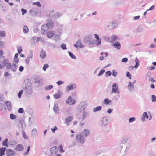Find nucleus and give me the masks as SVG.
<instances>
[{
	"label": "nucleus",
	"instance_id": "1",
	"mask_svg": "<svg viewBox=\"0 0 156 156\" xmlns=\"http://www.w3.org/2000/svg\"><path fill=\"white\" fill-rule=\"evenodd\" d=\"M130 147L131 144L129 141L128 138L127 137L122 138L119 143V150L120 153L123 155H125Z\"/></svg>",
	"mask_w": 156,
	"mask_h": 156
},
{
	"label": "nucleus",
	"instance_id": "2",
	"mask_svg": "<svg viewBox=\"0 0 156 156\" xmlns=\"http://www.w3.org/2000/svg\"><path fill=\"white\" fill-rule=\"evenodd\" d=\"M18 61H15L13 62V64L12 66L11 64H10L9 61L6 59H4L3 63L5 64V66L7 69H11L12 71L15 72L16 71L18 68Z\"/></svg>",
	"mask_w": 156,
	"mask_h": 156
},
{
	"label": "nucleus",
	"instance_id": "3",
	"mask_svg": "<svg viewBox=\"0 0 156 156\" xmlns=\"http://www.w3.org/2000/svg\"><path fill=\"white\" fill-rule=\"evenodd\" d=\"M87 103L85 101H82L80 102L76 108V111L79 113H81L87 107Z\"/></svg>",
	"mask_w": 156,
	"mask_h": 156
},
{
	"label": "nucleus",
	"instance_id": "4",
	"mask_svg": "<svg viewBox=\"0 0 156 156\" xmlns=\"http://www.w3.org/2000/svg\"><path fill=\"white\" fill-rule=\"evenodd\" d=\"M26 94L28 96H31L33 94L32 87L30 83H28L26 85L25 88Z\"/></svg>",
	"mask_w": 156,
	"mask_h": 156
},
{
	"label": "nucleus",
	"instance_id": "5",
	"mask_svg": "<svg viewBox=\"0 0 156 156\" xmlns=\"http://www.w3.org/2000/svg\"><path fill=\"white\" fill-rule=\"evenodd\" d=\"M75 139L78 143L81 144H83L86 140L85 138L80 133L76 135Z\"/></svg>",
	"mask_w": 156,
	"mask_h": 156
},
{
	"label": "nucleus",
	"instance_id": "6",
	"mask_svg": "<svg viewBox=\"0 0 156 156\" xmlns=\"http://www.w3.org/2000/svg\"><path fill=\"white\" fill-rule=\"evenodd\" d=\"M109 122L108 118L105 116L103 117L100 120L99 125L101 127H103L107 126Z\"/></svg>",
	"mask_w": 156,
	"mask_h": 156
},
{
	"label": "nucleus",
	"instance_id": "7",
	"mask_svg": "<svg viewBox=\"0 0 156 156\" xmlns=\"http://www.w3.org/2000/svg\"><path fill=\"white\" fill-rule=\"evenodd\" d=\"M117 26V22L116 21H113L109 23V24L106 27L107 29H112L116 27Z\"/></svg>",
	"mask_w": 156,
	"mask_h": 156
},
{
	"label": "nucleus",
	"instance_id": "8",
	"mask_svg": "<svg viewBox=\"0 0 156 156\" xmlns=\"http://www.w3.org/2000/svg\"><path fill=\"white\" fill-rule=\"evenodd\" d=\"M77 87L76 85L74 83H71L66 87V92H69L71 90L76 89Z\"/></svg>",
	"mask_w": 156,
	"mask_h": 156
},
{
	"label": "nucleus",
	"instance_id": "9",
	"mask_svg": "<svg viewBox=\"0 0 156 156\" xmlns=\"http://www.w3.org/2000/svg\"><path fill=\"white\" fill-rule=\"evenodd\" d=\"M76 103V101L73 99L70 96L68 97L66 100V103L69 105H74Z\"/></svg>",
	"mask_w": 156,
	"mask_h": 156
},
{
	"label": "nucleus",
	"instance_id": "10",
	"mask_svg": "<svg viewBox=\"0 0 156 156\" xmlns=\"http://www.w3.org/2000/svg\"><path fill=\"white\" fill-rule=\"evenodd\" d=\"M80 134L85 138L89 135L90 131L87 129H85Z\"/></svg>",
	"mask_w": 156,
	"mask_h": 156
},
{
	"label": "nucleus",
	"instance_id": "11",
	"mask_svg": "<svg viewBox=\"0 0 156 156\" xmlns=\"http://www.w3.org/2000/svg\"><path fill=\"white\" fill-rule=\"evenodd\" d=\"M35 117L34 114L32 113L31 115L29 117V124L30 125H32L34 122Z\"/></svg>",
	"mask_w": 156,
	"mask_h": 156
},
{
	"label": "nucleus",
	"instance_id": "12",
	"mask_svg": "<svg viewBox=\"0 0 156 156\" xmlns=\"http://www.w3.org/2000/svg\"><path fill=\"white\" fill-rule=\"evenodd\" d=\"M26 125L25 122L24 121H20L18 124V127L21 129L22 131L24 130L26 128Z\"/></svg>",
	"mask_w": 156,
	"mask_h": 156
},
{
	"label": "nucleus",
	"instance_id": "13",
	"mask_svg": "<svg viewBox=\"0 0 156 156\" xmlns=\"http://www.w3.org/2000/svg\"><path fill=\"white\" fill-rule=\"evenodd\" d=\"M63 95V93L61 91H58L57 93L53 95L54 98L56 99L60 98Z\"/></svg>",
	"mask_w": 156,
	"mask_h": 156
},
{
	"label": "nucleus",
	"instance_id": "14",
	"mask_svg": "<svg viewBox=\"0 0 156 156\" xmlns=\"http://www.w3.org/2000/svg\"><path fill=\"white\" fill-rule=\"evenodd\" d=\"M48 29V28L47 25L45 24H43L41 27V34H45Z\"/></svg>",
	"mask_w": 156,
	"mask_h": 156
},
{
	"label": "nucleus",
	"instance_id": "15",
	"mask_svg": "<svg viewBox=\"0 0 156 156\" xmlns=\"http://www.w3.org/2000/svg\"><path fill=\"white\" fill-rule=\"evenodd\" d=\"M118 86L116 83H114L112 86V93H118L119 91L118 90Z\"/></svg>",
	"mask_w": 156,
	"mask_h": 156
},
{
	"label": "nucleus",
	"instance_id": "16",
	"mask_svg": "<svg viewBox=\"0 0 156 156\" xmlns=\"http://www.w3.org/2000/svg\"><path fill=\"white\" fill-rule=\"evenodd\" d=\"M73 119V116H70L66 118L65 119V122L66 124L69 125L70 124Z\"/></svg>",
	"mask_w": 156,
	"mask_h": 156
},
{
	"label": "nucleus",
	"instance_id": "17",
	"mask_svg": "<svg viewBox=\"0 0 156 156\" xmlns=\"http://www.w3.org/2000/svg\"><path fill=\"white\" fill-rule=\"evenodd\" d=\"M59 150L58 147L55 146L52 147L50 149V152L52 154H55L58 152Z\"/></svg>",
	"mask_w": 156,
	"mask_h": 156
},
{
	"label": "nucleus",
	"instance_id": "18",
	"mask_svg": "<svg viewBox=\"0 0 156 156\" xmlns=\"http://www.w3.org/2000/svg\"><path fill=\"white\" fill-rule=\"evenodd\" d=\"M128 90L130 92L133 91L134 88V86L131 82H129L127 86Z\"/></svg>",
	"mask_w": 156,
	"mask_h": 156
},
{
	"label": "nucleus",
	"instance_id": "19",
	"mask_svg": "<svg viewBox=\"0 0 156 156\" xmlns=\"http://www.w3.org/2000/svg\"><path fill=\"white\" fill-rule=\"evenodd\" d=\"M53 110L56 114H58L59 113V108L58 105L57 104H54V105Z\"/></svg>",
	"mask_w": 156,
	"mask_h": 156
},
{
	"label": "nucleus",
	"instance_id": "20",
	"mask_svg": "<svg viewBox=\"0 0 156 156\" xmlns=\"http://www.w3.org/2000/svg\"><path fill=\"white\" fill-rule=\"evenodd\" d=\"M149 116L146 112H144L141 116V120L142 122H144L145 121V118L148 119Z\"/></svg>",
	"mask_w": 156,
	"mask_h": 156
},
{
	"label": "nucleus",
	"instance_id": "21",
	"mask_svg": "<svg viewBox=\"0 0 156 156\" xmlns=\"http://www.w3.org/2000/svg\"><path fill=\"white\" fill-rule=\"evenodd\" d=\"M15 152L12 149H8L6 151V154L7 156H12L15 155Z\"/></svg>",
	"mask_w": 156,
	"mask_h": 156
},
{
	"label": "nucleus",
	"instance_id": "22",
	"mask_svg": "<svg viewBox=\"0 0 156 156\" xmlns=\"http://www.w3.org/2000/svg\"><path fill=\"white\" fill-rule=\"evenodd\" d=\"M89 41H90V44H96L97 42L94 39H92L93 37L91 35H89L88 36Z\"/></svg>",
	"mask_w": 156,
	"mask_h": 156
},
{
	"label": "nucleus",
	"instance_id": "23",
	"mask_svg": "<svg viewBox=\"0 0 156 156\" xmlns=\"http://www.w3.org/2000/svg\"><path fill=\"white\" fill-rule=\"evenodd\" d=\"M76 44H74V46L76 48L77 47L83 48L84 47V45L81 43V42L79 40L76 42Z\"/></svg>",
	"mask_w": 156,
	"mask_h": 156
},
{
	"label": "nucleus",
	"instance_id": "24",
	"mask_svg": "<svg viewBox=\"0 0 156 156\" xmlns=\"http://www.w3.org/2000/svg\"><path fill=\"white\" fill-rule=\"evenodd\" d=\"M23 147L22 145L18 144L14 148V150L17 151H20L23 149Z\"/></svg>",
	"mask_w": 156,
	"mask_h": 156
},
{
	"label": "nucleus",
	"instance_id": "25",
	"mask_svg": "<svg viewBox=\"0 0 156 156\" xmlns=\"http://www.w3.org/2000/svg\"><path fill=\"white\" fill-rule=\"evenodd\" d=\"M54 34V31H49L47 32V35L48 38H51L53 37Z\"/></svg>",
	"mask_w": 156,
	"mask_h": 156
},
{
	"label": "nucleus",
	"instance_id": "26",
	"mask_svg": "<svg viewBox=\"0 0 156 156\" xmlns=\"http://www.w3.org/2000/svg\"><path fill=\"white\" fill-rule=\"evenodd\" d=\"M54 32L55 34L61 36L62 34V30L61 29H58L55 30Z\"/></svg>",
	"mask_w": 156,
	"mask_h": 156
},
{
	"label": "nucleus",
	"instance_id": "27",
	"mask_svg": "<svg viewBox=\"0 0 156 156\" xmlns=\"http://www.w3.org/2000/svg\"><path fill=\"white\" fill-rule=\"evenodd\" d=\"M113 46L118 50H119L121 48V44L119 42H115L113 44Z\"/></svg>",
	"mask_w": 156,
	"mask_h": 156
},
{
	"label": "nucleus",
	"instance_id": "28",
	"mask_svg": "<svg viewBox=\"0 0 156 156\" xmlns=\"http://www.w3.org/2000/svg\"><path fill=\"white\" fill-rule=\"evenodd\" d=\"M103 103L106 105H109L112 103V101L108 98H105L103 101Z\"/></svg>",
	"mask_w": 156,
	"mask_h": 156
},
{
	"label": "nucleus",
	"instance_id": "29",
	"mask_svg": "<svg viewBox=\"0 0 156 156\" xmlns=\"http://www.w3.org/2000/svg\"><path fill=\"white\" fill-rule=\"evenodd\" d=\"M6 149L5 147L0 148V156H3L5 154V151Z\"/></svg>",
	"mask_w": 156,
	"mask_h": 156
},
{
	"label": "nucleus",
	"instance_id": "30",
	"mask_svg": "<svg viewBox=\"0 0 156 156\" xmlns=\"http://www.w3.org/2000/svg\"><path fill=\"white\" fill-rule=\"evenodd\" d=\"M136 65L134 66V68L137 69L139 66L140 61L137 57H136L135 60Z\"/></svg>",
	"mask_w": 156,
	"mask_h": 156
},
{
	"label": "nucleus",
	"instance_id": "31",
	"mask_svg": "<svg viewBox=\"0 0 156 156\" xmlns=\"http://www.w3.org/2000/svg\"><path fill=\"white\" fill-rule=\"evenodd\" d=\"M41 41L42 43H44L45 42V40L44 38L41 37H38L36 40V42H38Z\"/></svg>",
	"mask_w": 156,
	"mask_h": 156
},
{
	"label": "nucleus",
	"instance_id": "32",
	"mask_svg": "<svg viewBox=\"0 0 156 156\" xmlns=\"http://www.w3.org/2000/svg\"><path fill=\"white\" fill-rule=\"evenodd\" d=\"M88 115V113L85 111H83L82 115V117L83 120H84L87 116Z\"/></svg>",
	"mask_w": 156,
	"mask_h": 156
},
{
	"label": "nucleus",
	"instance_id": "33",
	"mask_svg": "<svg viewBox=\"0 0 156 156\" xmlns=\"http://www.w3.org/2000/svg\"><path fill=\"white\" fill-rule=\"evenodd\" d=\"M102 108V107L101 106H97L93 108V111L95 112L101 110Z\"/></svg>",
	"mask_w": 156,
	"mask_h": 156
},
{
	"label": "nucleus",
	"instance_id": "34",
	"mask_svg": "<svg viewBox=\"0 0 156 156\" xmlns=\"http://www.w3.org/2000/svg\"><path fill=\"white\" fill-rule=\"evenodd\" d=\"M47 27H48V29L52 28L53 26V23L52 21L51 20L50 21V22L49 23H48L46 24Z\"/></svg>",
	"mask_w": 156,
	"mask_h": 156
},
{
	"label": "nucleus",
	"instance_id": "35",
	"mask_svg": "<svg viewBox=\"0 0 156 156\" xmlns=\"http://www.w3.org/2000/svg\"><path fill=\"white\" fill-rule=\"evenodd\" d=\"M37 131L36 128H34L32 130L31 134L32 136L34 137L36 136L37 134Z\"/></svg>",
	"mask_w": 156,
	"mask_h": 156
},
{
	"label": "nucleus",
	"instance_id": "36",
	"mask_svg": "<svg viewBox=\"0 0 156 156\" xmlns=\"http://www.w3.org/2000/svg\"><path fill=\"white\" fill-rule=\"evenodd\" d=\"M60 36L55 34L54 36V40L56 42H57L60 41Z\"/></svg>",
	"mask_w": 156,
	"mask_h": 156
},
{
	"label": "nucleus",
	"instance_id": "37",
	"mask_svg": "<svg viewBox=\"0 0 156 156\" xmlns=\"http://www.w3.org/2000/svg\"><path fill=\"white\" fill-rule=\"evenodd\" d=\"M40 56L42 58H45L46 56L45 51L43 50L41 51V52Z\"/></svg>",
	"mask_w": 156,
	"mask_h": 156
},
{
	"label": "nucleus",
	"instance_id": "38",
	"mask_svg": "<svg viewBox=\"0 0 156 156\" xmlns=\"http://www.w3.org/2000/svg\"><path fill=\"white\" fill-rule=\"evenodd\" d=\"M7 107L8 109L10 110L11 108V103L10 101H7L6 102Z\"/></svg>",
	"mask_w": 156,
	"mask_h": 156
},
{
	"label": "nucleus",
	"instance_id": "39",
	"mask_svg": "<svg viewBox=\"0 0 156 156\" xmlns=\"http://www.w3.org/2000/svg\"><path fill=\"white\" fill-rule=\"evenodd\" d=\"M29 31V28L26 26H24L23 28V32L24 33H27Z\"/></svg>",
	"mask_w": 156,
	"mask_h": 156
},
{
	"label": "nucleus",
	"instance_id": "40",
	"mask_svg": "<svg viewBox=\"0 0 156 156\" xmlns=\"http://www.w3.org/2000/svg\"><path fill=\"white\" fill-rule=\"evenodd\" d=\"M68 53L69 56L71 57V58L72 59H76V57L70 51L68 52Z\"/></svg>",
	"mask_w": 156,
	"mask_h": 156
},
{
	"label": "nucleus",
	"instance_id": "41",
	"mask_svg": "<svg viewBox=\"0 0 156 156\" xmlns=\"http://www.w3.org/2000/svg\"><path fill=\"white\" fill-rule=\"evenodd\" d=\"M136 118L135 117H132L129 118L128 119V122L129 123L135 121L136 120Z\"/></svg>",
	"mask_w": 156,
	"mask_h": 156
},
{
	"label": "nucleus",
	"instance_id": "42",
	"mask_svg": "<svg viewBox=\"0 0 156 156\" xmlns=\"http://www.w3.org/2000/svg\"><path fill=\"white\" fill-rule=\"evenodd\" d=\"M22 134L23 135V137L25 139H28V136H27L26 135L25 132L24 130H23L22 132Z\"/></svg>",
	"mask_w": 156,
	"mask_h": 156
},
{
	"label": "nucleus",
	"instance_id": "43",
	"mask_svg": "<svg viewBox=\"0 0 156 156\" xmlns=\"http://www.w3.org/2000/svg\"><path fill=\"white\" fill-rule=\"evenodd\" d=\"M56 83L58 86H60L61 85L64 84L65 83V82L62 80H59L57 81Z\"/></svg>",
	"mask_w": 156,
	"mask_h": 156
},
{
	"label": "nucleus",
	"instance_id": "44",
	"mask_svg": "<svg viewBox=\"0 0 156 156\" xmlns=\"http://www.w3.org/2000/svg\"><path fill=\"white\" fill-rule=\"evenodd\" d=\"M143 28L141 26H139L137 30V31L139 33H141L143 32Z\"/></svg>",
	"mask_w": 156,
	"mask_h": 156
},
{
	"label": "nucleus",
	"instance_id": "45",
	"mask_svg": "<svg viewBox=\"0 0 156 156\" xmlns=\"http://www.w3.org/2000/svg\"><path fill=\"white\" fill-rule=\"evenodd\" d=\"M6 36V33L4 31H0V36L1 37H4Z\"/></svg>",
	"mask_w": 156,
	"mask_h": 156
},
{
	"label": "nucleus",
	"instance_id": "46",
	"mask_svg": "<svg viewBox=\"0 0 156 156\" xmlns=\"http://www.w3.org/2000/svg\"><path fill=\"white\" fill-rule=\"evenodd\" d=\"M53 86L51 85L49 86H46L45 87V89L46 90H49L53 88Z\"/></svg>",
	"mask_w": 156,
	"mask_h": 156
},
{
	"label": "nucleus",
	"instance_id": "47",
	"mask_svg": "<svg viewBox=\"0 0 156 156\" xmlns=\"http://www.w3.org/2000/svg\"><path fill=\"white\" fill-rule=\"evenodd\" d=\"M61 15V14L60 13H57L54 15V17L55 18H57L60 17Z\"/></svg>",
	"mask_w": 156,
	"mask_h": 156
},
{
	"label": "nucleus",
	"instance_id": "48",
	"mask_svg": "<svg viewBox=\"0 0 156 156\" xmlns=\"http://www.w3.org/2000/svg\"><path fill=\"white\" fill-rule=\"evenodd\" d=\"M8 140V139L6 138L3 141L2 144L3 146H5L6 147H7V142Z\"/></svg>",
	"mask_w": 156,
	"mask_h": 156
},
{
	"label": "nucleus",
	"instance_id": "49",
	"mask_svg": "<svg viewBox=\"0 0 156 156\" xmlns=\"http://www.w3.org/2000/svg\"><path fill=\"white\" fill-rule=\"evenodd\" d=\"M49 67V65L48 64L46 63L44 65L42 69L44 71H46L47 68H48Z\"/></svg>",
	"mask_w": 156,
	"mask_h": 156
},
{
	"label": "nucleus",
	"instance_id": "50",
	"mask_svg": "<svg viewBox=\"0 0 156 156\" xmlns=\"http://www.w3.org/2000/svg\"><path fill=\"white\" fill-rule=\"evenodd\" d=\"M151 97L152 99L151 100V101L153 102H156V97L155 95H151Z\"/></svg>",
	"mask_w": 156,
	"mask_h": 156
},
{
	"label": "nucleus",
	"instance_id": "51",
	"mask_svg": "<svg viewBox=\"0 0 156 156\" xmlns=\"http://www.w3.org/2000/svg\"><path fill=\"white\" fill-rule=\"evenodd\" d=\"M32 4L34 5H37L38 7H40L41 6V5L39 2H33Z\"/></svg>",
	"mask_w": 156,
	"mask_h": 156
},
{
	"label": "nucleus",
	"instance_id": "52",
	"mask_svg": "<svg viewBox=\"0 0 156 156\" xmlns=\"http://www.w3.org/2000/svg\"><path fill=\"white\" fill-rule=\"evenodd\" d=\"M111 74L112 72L110 71H107L105 73V76L106 77H108V76H111Z\"/></svg>",
	"mask_w": 156,
	"mask_h": 156
},
{
	"label": "nucleus",
	"instance_id": "53",
	"mask_svg": "<svg viewBox=\"0 0 156 156\" xmlns=\"http://www.w3.org/2000/svg\"><path fill=\"white\" fill-rule=\"evenodd\" d=\"M61 48L63 50H66L67 49L66 45L64 44H62L61 45Z\"/></svg>",
	"mask_w": 156,
	"mask_h": 156
},
{
	"label": "nucleus",
	"instance_id": "54",
	"mask_svg": "<svg viewBox=\"0 0 156 156\" xmlns=\"http://www.w3.org/2000/svg\"><path fill=\"white\" fill-rule=\"evenodd\" d=\"M18 56V54L17 53H16L15 54V56H14V59L13 61H18L17 62H19V59L17 58Z\"/></svg>",
	"mask_w": 156,
	"mask_h": 156
},
{
	"label": "nucleus",
	"instance_id": "55",
	"mask_svg": "<svg viewBox=\"0 0 156 156\" xmlns=\"http://www.w3.org/2000/svg\"><path fill=\"white\" fill-rule=\"evenodd\" d=\"M105 70L104 69L101 70L98 75V76H99L102 75L103 74L104 72H105Z\"/></svg>",
	"mask_w": 156,
	"mask_h": 156
},
{
	"label": "nucleus",
	"instance_id": "56",
	"mask_svg": "<svg viewBox=\"0 0 156 156\" xmlns=\"http://www.w3.org/2000/svg\"><path fill=\"white\" fill-rule=\"evenodd\" d=\"M58 148L60 152L63 153L64 152V150L63 149L62 146V145L59 146L58 147Z\"/></svg>",
	"mask_w": 156,
	"mask_h": 156
},
{
	"label": "nucleus",
	"instance_id": "57",
	"mask_svg": "<svg viewBox=\"0 0 156 156\" xmlns=\"http://www.w3.org/2000/svg\"><path fill=\"white\" fill-rule=\"evenodd\" d=\"M23 90H21L18 93V97L19 98H20L21 97V95L23 94Z\"/></svg>",
	"mask_w": 156,
	"mask_h": 156
},
{
	"label": "nucleus",
	"instance_id": "58",
	"mask_svg": "<svg viewBox=\"0 0 156 156\" xmlns=\"http://www.w3.org/2000/svg\"><path fill=\"white\" fill-rule=\"evenodd\" d=\"M117 72L115 71V70H114L112 71V75L114 77H115L117 75Z\"/></svg>",
	"mask_w": 156,
	"mask_h": 156
},
{
	"label": "nucleus",
	"instance_id": "59",
	"mask_svg": "<svg viewBox=\"0 0 156 156\" xmlns=\"http://www.w3.org/2000/svg\"><path fill=\"white\" fill-rule=\"evenodd\" d=\"M30 60V59L27 58L25 61V62L27 65H28L29 64Z\"/></svg>",
	"mask_w": 156,
	"mask_h": 156
},
{
	"label": "nucleus",
	"instance_id": "60",
	"mask_svg": "<svg viewBox=\"0 0 156 156\" xmlns=\"http://www.w3.org/2000/svg\"><path fill=\"white\" fill-rule=\"evenodd\" d=\"M128 60V59L127 58H122L121 61L122 62H127Z\"/></svg>",
	"mask_w": 156,
	"mask_h": 156
},
{
	"label": "nucleus",
	"instance_id": "61",
	"mask_svg": "<svg viewBox=\"0 0 156 156\" xmlns=\"http://www.w3.org/2000/svg\"><path fill=\"white\" fill-rule=\"evenodd\" d=\"M21 11L22 12V15H23L27 13V11L26 10L22 8L21 9Z\"/></svg>",
	"mask_w": 156,
	"mask_h": 156
},
{
	"label": "nucleus",
	"instance_id": "62",
	"mask_svg": "<svg viewBox=\"0 0 156 156\" xmlns=\"http://www.w3.org/2000/svg\"><path fill=\"white\" fill-rule=\"evenodd\" d=\"M112 41L111 42H112L118 39V37L117 36H113L112 37Z\"/></svg>",
	"mask_w": 156,
	"mask_h": 156
},
{
	"label": "nucleus",
	"instance_id": "63",
	"mask_svg": "<svg viewBox=\"0 0 156 156\" xmlns=\"http://www.w3.org/2000/svg\"><path fill=\"white\" fill-rule=\"evenodd\" d=\"M10 118L11 119H14L16 118V116L14 115L13 114H12L10 115Z\"/></svg>",
	"mask_w": 156,
	"mask_h": 156
},
{
	"label": "nucleus",
	"instance_id": "64",
	"mask_svg": "<svg viewBox=\"0 0 156 156\" xmlns=\"http://www.w3.org/2000/svg\"><path fill=\"white\" fill-rule=\"evenodd\" d=\"M126 75L127 76V77H128L130 79H131V75L130 73L129 72H126Z\"/></svg>",
	"mask_w": 156,
	"mask_h": 156
}]
</instances>
